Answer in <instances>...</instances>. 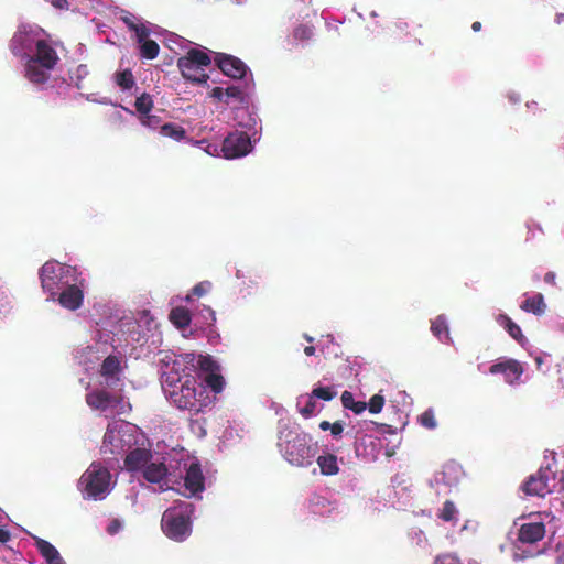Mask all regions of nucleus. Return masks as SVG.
Returning a JSON list of instances; mask_svg holds the SVG:
<instances>
[{"instance_id": "obj_1", "label": "nucleus", "mask_w": 564, "mask_h": 564, "mask_svg": "<svg viewBox=\"0 0 564 564\" xmlns=\"http://www.w3.org/2000/svg\"><path fill=\"white\" fill-rule=\"evenodd\" d=\"M163 389L172 404L191 415L204 413L213 403L206 387L191 375L176 379L174 376H167Z\"/></svg>"}, {"instance_id": "obj_2", "label": "nucleus", "mask_w": 564, "mask_h": 564, "mask_svg": "<svg viewBox=\"0 0 564 564\" xmlns=\"http://www.w3.org/2000/svg\"><path fill=\"white\" fill-rule=\"evenodd\" d=\"M193 512V503L175 500L174 505L167 508L162 516L161 528L164 534L177 542L186 540L192 532Z\"/></svg>"}, {"instance_id": "obj_3", "label": "nucleus", "mask_w": 564, "mask_h": 564, "mask_svg": "<svg viewBox=\"0 0 564 564\" xmlns=\"http://www.w3.org/2000/svg\"><path fill=\"white\" fill-rule=\"evenodd\" d=\"M283 457L293 466L307 467L312 465L317 447L312 437L305 432L288 431L285 441L280 444Z\"/></svg>"}, {"instance_id": "obj_4", "label": "nucleus", "mask_w": 564, "mask_h": 564, "mask_svg": "<svg viewBox=\"0 0 564 564\" xmlns=\"http://www.w3.org/2000/svg\"><path fill=\"white\" fill-rule=\"evenodd\" d=\"M57 59L56 52L48 44L44 41H37L35 54L28 58L25 76L34 84L44 83Z\"/></svg>"}, {"instance_id": "obj_5", "label": "nucleus", "mask_w": 564, "mask_h": 564, "mask_svg": "<svg viewBox=\"0 0 564 564\" xmlns=\"http://www.w3.org/2000/svg\"><path fill=\"white\" fill-rule=\"evenodd\" d=\"M110 479L111 475L107 468L91 464L79 479L85 498H102L109 491Z\"/></svg>"}, {"instance_id": "obj_6", "label": "nucleus", "mask_w": 564, "mask_h": 564, "mask_svg": "<svg viewBox=\"0 0 564 564\" xmlns=\"http://www.w3.org/2000/svg\"><path fill=\"white\" fill-rule=\"evenodd\" d=\"M556 486V473L550 465L541 467L530 475L522 484L521 489L527 496L544 498L553 492Z\"/></svg>"}, {"instance_id": "obj_7", "label": "nucleus", "mask_w": 564, "mask_h": 564, "mask_svg": "<svg viewBox=\"0 0 564 564\" xmlns=\"http://www.w3.org/2000/svg\"><path fill=\"white\" fill-rule=\"evenodd\" d=\"M209 64V56L199 50H191L177 61L183 77L197 83L206 80V75L202 72L200 66Z\"/></svg>"}, {"instance_id": "obj_8", "label": "nucleus", "mask_w": 564, "mask_h": 564, "mask_svg": "<svg viewBox=\"0 0 564 564\" xmlns=\"http://www.w3.org/2000/svg\"><path fill=\"white\" fill-rule=\"evenodd\" d=\"M73 270V268L58 262H46L41 269L42 288L54 296L61 285L68 283V281H64V279L67 278Z\"/></svg>"}, {"instance_id": "obj_9", "label": "nucleus", "mask_w": 564, "mask_h": 564, "mask_svg": "<svg viewBox=\"0 0 564 564\" xmlns=\"http://www.w3.org/2000/svg\"><path fill=\"white\" fill-rule=\"evenodd\" d=\"M529 521L520 525L518 531V540L521 543L534 544L541 541L546 533L545 524L541 520V514H530Z\"/></svg>"}, {"instance_id": "obj_10", "label": "nucleus", "mask_w": 564, "mask_h": 564, "mask_svg": "<svg viewBox=\"0 0 564 564\" xmlns=\"http://www.w3.org/2000/svg\"><path fill=\"white\" fill-rule=\"evenodd\" d=\"M221 151L226 159L245 156L251 151V142L246 132L230 133L223 142Z\"/></svg>"}, {"instance_id": "obj_11", "label": "nucleus", "mask_w": 564, "mask_h": 564, "mask_svg": "<svg viewBox=\"0 0 564 564\" xmlns=\"http://www.w3.org/2000/svg\"><path fill=\"white\" fill-rule=\"evenodd\" d=\"M143 478L151 484H156L161 491L172 487L169 485V469L163 460H150L142 471Z\"/></svg>"}, {"instance_id": "obj_12", "label": "nucleus", "mask_w": 564, "mask_h": 564, "mask_svg": "<svg viewBox=\"0 0 564 564\" xmlns=\"http://www.w3.org/2000/svg\"><path fill=\"white\" fill-rule=\"evenodd\" d=\"M489 372L492 375L501 373L505 376L506 382L513 384L519 381L523 373V367L516 359H508L494 364L489 368Z\"/></svg>"}, {"instance_id": "obj_13", "label": "nucleus", "mask_w": 564, "mask_h": 564, "mask_svg": "<svg viewBox=\"0 0 564 564\" xmlns=\"http://www.w3.org/2000/svg\"><path fill=\"white\" fill-rule=\"evenodd\" d=\"M184 487L188 491V497L205 490V476L199 463H192L186 469Z\"/></svg>"}, {"instance_id": "obj_14", "label": "nucleus", "mask_w": 564, "mask_h": 564, "mask_svg": "<svg viewBox=\"0 0 564 564\" xmlns=\"http://www.w3.org/2000/svg\"><path fill=\"white\" fill-rule=\"evenodd\" d=\"M152 458L153 454L150 449L137 447L126 455L124 468L130 473H142Z\"/></svg>"}, {"instance_id": "obj_15", "label": "nucleus", "mask_w": 564, "mask_h": 564, "mask_svg": "<svg viewBox=\"0 0 564 564\" xmlns=\"http://www.w3.org/2000/svg\"><path fill=\"white\" fill-rule=\"evenodd\" d=\"M216 61L219 68L227 76L232 78H241L246 73V65L234 56L218 54Z\"/></svg>"}, {"instance_id": "obj_16", "label": "nucleus", "mask_w": 564, "mask_h": 564, "mask_svg": "<svg viewBox=\"0 0 564 564\" xmlns=\"http://www.w3.org/2000/svg\"><path fill=\"white\" fill-rule=\"evenodd\" d=\"M124 451L123 438L119 431L107 429L101 445L104 454L118 455Z\"/></svg>"}, {"instance_id": "obj_17", "label": "nucleus", "mask_w": 564, "mask_h": 564, "mask_svg": "<svg viewBox=\"0 0 564 564\" xmlns=\"http://www.w3.org/2000/svg\"><path fill=\"white\" fill-rule=\"evenodd\" d=\"M112 401V395L106 390H95L86 394V403L94 410L106 411Z\"/></svg>"}, {"instance_id": "obj_18", "label": "nucleus", "mask_w": 564, "mask_h": 564, "mask_svg": "<svg viewBox=\"0 0 564 564\" xmlns=\"http://www.w3.org/2000/svg\"><path fill=\"white\" fill-rule=\"evenodd\" d=\"M58 301L62 306L76 310L82 305L83 292L76 285H68L67 289L61 293Z\"/></svg>"}, {"instance_id": "obj_19", "label": "nucleus", "mask_w": 564, "mask_h": 564, "mask_svg": "<svg viewBox=\"0 0 564 564\" xmlns=\"http://www.w3.org/2000/svg\"><path fill=\"white\" fill-rule=\"evenodd\" d=\"M462 475H463L462 467L454 462H449L443 466V469L441 473V481L444 485L452 487V486L458 484Z\"/></svg>"}, {"instance_id": "obj_20", "label": "nucleus", "mask_w": 564, "mask_h": 564, "mask_svg": "<svg viewBox=\"0 0 564 564\" xmlns=\"http://www.w3.org/2000/svg\"><path fill=\"white\" fill-rule=\"evenodd\" d=\"M321 473L325 476H334L339 471L337 456L334 454L321 455L316 459Z\"/></svg>"}, {"instance_id": "obj_21", "label": "nucleus", "mask_w": 564, "mask_h": 564, "mask_svg": "<svg viewBox=\"0 0 564 564\" xmlns=\"http://www.w3.org/2000/svg\"><path fill=\"white\" fill-rule=\"evenodd\" d=\"M120 360L116 356H108L101 364L100 375L106 378H112L120 372Z\"/></svg>"}, {"instance_id": "obj_22", "label": "nucleus", "mask_w": 564, "mask_h": 564, "mask_svg": "<svg viewBox=\"0 0 564 564\" xmlns=\"http://www.w3.org/2000/svg\"><path fill=\"white\" fill-rule=\"evenodd\" d=\"M340 399L343 406L352 411L355 414H360L367 409V403L364 401H355L352 393L349 391H344Z\"/></svg>"}, {"instance_id": "obj_23", "label": "nucleus", "mask_w": 564, "mask_h": 564, "mask_svg": "<svg viewBox=\"0 0 564 564\" xmlns=\"http://www.w3.org/2000/svg\"><path fill=\"white\" fill-rule=\"evenodd\" d=\"M204 382H205L204 387H206V389L210 388L212 391H214L215 393L221 392L225 387L224 377L221 375L215 373V372H210V373L206 375Z\"/></svg>"}, {"instance_id": "obj_24", "label": "nucleus", "mask_w": 564, "mask_h": 564, "mask_svg": "<svg viewBox=\"0 0 564 564\" xmlns=\"http://www.w3.org/2000/svg\"><path fill=\"white\" fill-rule=\"evenodd\" d=\"M521 307L534 315H541L544 313L545 304L543 303V299L541 295H538L535 299L525 300Z\"/></svg>"}, {"instance_id": "obj_25", "label": "nucleus", "mask_w": 564, "mask_h": 564, "mask_svg": "<svg viewBox=\"0 0 564 564\" xmlns=\"http://www.w3.org/2000/svg\"><path fill=\"white\" fill-rule=\"evenodd\" d=\"M457 509L453 501L446 500L443 505V508L438 512V518L445 522H451L456 520Z\"/></svg>"}, {"instance_id": "obj_26", "label": "nucleus", "mask_w": 564, "mask_h": 564, "mask_svg": "<svg viewBox=\"0 0 564 564\" xmlns=\"http://www.w3.org/2000/svg\"><path fill=\"white\" fill-rule=\"evenodd\" d=\"M337 395L334 387H315L312 390V398L330 401Z\"/></svg>"}, {"instance_id": "obj_27", "label": "nucleus", "mask_w": 564, "mask_h": 564, "mask_svg": "<svg viewBox=\"0 0 564 564\" xmlns=\"http://www.w3.org/2000/svg\"><path fill=\"white\" fill-rule=\"evenodd\" d=\"M35 545L45 561L50 560L54 554L58 552L53 544L43 539H37Z\"/></svg>"}, {"instance_id": "obj_28", "label": "nucleus", "mask_w": 564, "mask_h": 564, "mask_svg": "<svg viewBox=\"0 0 564 564\" xmlns=\"http://www.w3.org/2000/svg\"><path fill=\"white\" fill-rule=\"evenodd\" d=\"M314 399L315 398H312L311 393L305 400V404L303 406H300L301 401H297L299 412L303 417L308 419L315 414L317 404Z\"/></svg>"}, {"instance_id": "obj_29", "label": "nucleus", "mask_w": 564, "mask_h": 564, "mask_svg": "<svg viewBox=\"0 0 564 564\" xmlns=\"http://www.w3.org/2000/svg\"><path fill=\"white\" fill-rule=\"evenodd\" d=\"M431 330L440 339H448V327L445 319H435L432 322Z\"/></svg>"}, {"instance_id": "obj_30", "label": "nucleus", "mask_w": 564, "mask_h": 564, "mask_svg": "<svg viewBox=\"0 0 564 564\" xmlns=\"http://www.w3.org/2000/svg\"><path fill=\"white\" fill-rule=\"evenodd\" d=\"M419 422L423 427L429 429V430H433L437 426L435 414L432 409L425 410L419 416Z\"/></svg>"}, {"instance_id": "obj_31", "label": "nucleus", "mask_w": 564, "mask_h": 564, "mask_svg": "<svg viewBox=\"0 0 564 564\" xmlns=\"http://www.w3.org/2000/svg\"><path fill=\"white\" fill-rule=\"evenodd\" d=\"M141 44V53L147 58H154L159 53V45L153 40L144 41Z\"/></svg>"}, {"instance_id": "obj_32", "label": "nucleus", "mask_w": 564, "mask_h": 564, "mask_svg": "<svg viewBox=\"0 0 564 564\" xmlns=\"http://www.w3.org/2000/svg\"><path fill=\"white\" fill-rule=\"evenodd\" d=\"M384 405V397L381 394H375L370 398L367 408L370 413L377 414L380 413Z\"/></svg>"}, {"instance_id": "obj_33", "label": "nucleus", "mask_w": 564, "mask_h": 564, "mask_svg": "<svg viewBox=\"0 0 564 564\" xmlns=\"http://www.w3.org/2000/svg\"><path fill=\"white\" fill-rule=\"evenodd\" d=\"M135 107L141 115H148L152 108V100L150 96L142 95L139 98H137Z\"/></svg>"}, {"instance_id": "obj_34", "label": "nucleus", "mask_w": 564, "mask_h": 564, "mask_svg": "<svg viewBox=\"0 0 564 564\" xmlns=\"http://www.w3.org/2000/svg\"><path fill=\"white\" fill-rule=\"evenodd\" d=\"M505 321L507 322L506 327L510 336L513 337L518 343L523 344L524 337L521 333L520 327L516 323H513L512 319Z\"/></svg>"}, {"instance_id": "obj_35", "label": "nucleus", "mask_w": 564, "mask_h": 564, "mask_svg": "<svg viewBox=\"0 0 564 564\" xmlns=\"http://www.w3.org/2000/svg\"><path fill=\"white\" fill-rule=\"evenodd\" d=\"M117 83L124 89H129L133 86L134 80L130 70H124L117 76Z\"/></svg>"}, {"instance_id": "obj_36", "label": "nucleus", "mask_w": 564, "mask_h": 564, "mask_svg": "<svg viewBox=\"0 0 564 564\" xmlns=\"http://www.w3.org/2000/svg\"><path fill=\"white\" fill-rule=\"evenodd\" d=\"M162 132H163V134L174 138V139H180L184 134V130L177 129L176 127H174L172 124L162 126Z\"/></svg>"}, {"instance_id": "obj_37", "label": "nucleus", "mask_w": 564, "mask_h": 564, "mask_svg": "<svg viewBox=\"0 0 564 564\" xmlns=\"http://www.w3.org/2000/svg\"><path fill=\"white\" fill-rule=\"evenodd\" d=\"M131 30L135 32L139 43L148 41L149 30L144 25L131 24Z\"/></svg>"}, {"instance_id": "obj_38", "label": "nucleus", "mask_w": 564, "mask_h": 564, "mask_svg": "<svg viewBox=\"0 0 564 564\" xmlns=\"http://www.w3.org/2000/svg\"><path fill=\"white\" fill-rule=\"evenodd\" d=\"M433 564H462L459 558L451 555V554H443L435 558Z\"/></svg>"}, {"instance_id": "obj_39", "label": "nucleus", "mask_w": 564, "mask_h": 564, "mask_svg": "<svg viewBox=\"0 0 564 564\" xmlns=\"http://www.w3.org/2000/svg\"><path fill=\"white\" fill-rule=\"evenodd\" d=\"M210 289L209 282H202L193 289V294L197 296L204 295Z\"/></svg>"}, {"instance_id": "obj_40", "label": "nucleus", "mask_w": 564, "mask_h": 564, "mask_svg": "<svg viewBox=\"0 0 564 564\" xmlns=\"http://www.w3.org/2000/svg\"><path fill=\"white\" fill-rule=\"evenodd\" d=\"M294 36L300 40L308 39L311 36V30L306 26H299L294 31Z\"/></svg>"}, {"instance_id": "obj_41", "label": "nucleus", "mask_w": 564, "mask_h": 564, "mask_svg": "<svg viewBox=\"0 0 564 564\" xmlns=\"http://www.w3.org/2000/svg\"><path fill=\"white\" fill-rule=\"evenodd\" d=\"M330 433L334 437H340L343 431H344V425L340 421H336L332 424L330 426Z\"/></svg>"}, {"instance_id": "obj_42", "label": "nucleus", "mask_w": 564, "mask_h": 564, "mask_svg": "<svg viewBox=\"0 0 564 564\" xmlns=\"http://www.w3.org/2000/svg\"><path fill=\"white\" fill-rule=\"evenodd\" d=\"M169 317H173V318H176V317H189V313H188V311L186 308L176 307V308H173L171 311Z\"/></svg>"}, {"instance_id": "obj_43", "label": "nucleus", "mask_w": 564, "mask_h": 564, "mask_svg": "<svg viewBox=\"0 0 564 564\" xmlns=\"http://www.w3.org/2000/svg\"><path fill=\"white\" fill-rule=\"evenodd\" d=\"M171 321L173 322V324L175 325V327L177 329L184 330L189 326L192 319H171Z\"/></svg>"}, {"instance_id": "obj_44", "label": "nucleus", "mask_w": 564, "mask_h": 564, "mask_svg": "<svg viewBox=\"0 0 564 564\" xmlns=\"http://www.w3.org/2000/svg\"><path fill=\"white\" fill-rule=\"evenodd\" d=\"M47 564H65L63 557L61 556L59 552L54 554L50 560L46 561Z\"/></svg>"}, {"instance_id": "obj_45", "label": "nucleus", "mask_w": 564, "mask_h": 564, "mask_svg": "<svg viewBox=\"0 0 564 564\" xmlns=\"http://www.w3.org/2000/svg\"><path fill=\"white\" fill-rule=\"evenodd\" d=\"M10 540V533L9 531L4 529H0V542L6 543Z\"/></svg>"}, {"instance_id": "obj_46", "label": "nucleus", "mask_w": 564, "mask_h": 564, "mask_svg": "<svg viewBox=\"0 0 564 564\" xmlns=\"http://www.w3.org/2000/svg\"><path fill=\"white\" fill-rule=\"evenodd\" d=\"M226 94H227V96H230V97H237V96H239L240 91L236 87H229L226 89Z\"/></svg>"}, {"instance_id": "obj_47", "label": "nucleus", "mask_w": 564, "mask_h": 564, "mask_svg": "<svg viewBox=\"0 0 564 564\" xmlns=\"http://www.w3.org/2000/svg\"><path fill=\"white\" fill-rule=\"evenodd\" d=\"M332 424H333V423H330V422H328V421H322V422L319 423V429H321L322 431H328V430H330Z\"/></svg>"}, {"instance_id": "obj_48", "label": "nucleus", "mask_w": 564, "mask_h": 564, "mask_svg": "<svg viewBox=\"0 0 564 564\" xmlns=\"http://www.w3.org/2000/svg\"><path fill=\"white\" fill-rule=\"evenodd\" d=\"M26 40V35L23 34H17L13 39L14 42H19L22 45H24V41Z\"/></svg>"}, {"instance_id": "obj_49", "label": "nucleus", "mask_w": 564, "mask_h": 564, "mask_svg": "<svg viewBox=\"0 0 564 564\" xmlns=\"http://www.w3.org/2000/svg\"><path fill=\"white\" fill-rule=\"evenodd\" d=\"M304 354H305L306 356H312V355H314V354H315V347H314V346H306V347L304 348Z\"/></svg>"}, {"instance_id": "obj_50", "label": "nucleus", "mask_w": 564, "mask_h": 564, "mask_svg": "<svg viewBox=\"0 0 564 564\" xmlns=\"http://www.w3.org/2000/svg\"><path fill=\"white\" fill-rule=\"evenodd\" d=\"M66 3V0H55L53 4L57 8H64V4Z\"/></svg>"}, {"instance_id": "obj_51", "label": "nucleus", "mask_w": 564, "mask_h": 564, "mask_svg": "<svg viewBox=\"0 0 564 564\" xmlns=\"http://www.w3.org/2000/svg\"><path fill=\"white\" fill-rule=\"evenodd\" d=\"M480 28H481L480 22H474V23H473V25H471V29H473L475 32L479 31V30H480Z\"/></svg>"}, {"instance_id": "obj_52", "label": "nucleus", "mask_w": 564, "mask_h": 564, "mask_svg": "<svg viewBox=\"0 0 564 564\" xmlns=\"http://www.w3.org/2000/svg\"><path fill=\"white\" fill-rule=\"evenodd\" d=\"M554 278H555L554 273H551V272L546 273L545 281L546 282H552L554 280Z\"/></svg>"}, {"instance_id": "obj_53", "label": "nucleus", "mask_w": 564, "mask_h": 564, "mask_svg": "<svg viewBox=\"0 0 564 564\" xmlns=\"http://www.w3.org/2000/svg\"><path fill=\"white\" fill-rule=\"evenodd\" d=\"M123 21H124V23H126L130 29H131V24H134V23L131 21V19H129V18H124V19H123Z\"/></svg>"}, {"instance_id": "obj_54", "label": "nucleus", "mask_w": 564, "mask_h": 564, "mask_svg": "<svg viewBox=\"0 0 564 564\" xmlns=\"http://www.w3.org/2000/svg\"><path fill=\"white\" fill-rule=\"evenodd\" d=\"M221 94V88L220 87H217L214 89V95L215 96H219Z\"/></svg>"}, {"instance_id": "obj_55", "label": "nucleus", "mask_w": 564, "mask_h": 564, "mask_svg": "<svg viewBox=\"0 0 564 564\" xmlns=\"http://www.w3.org/2000/svg\"><path fill=\"white\" fill-rule=\"evenodd\" d=\"M561 490L564 491V475L560 479Z\"/></svg>"}, {"instance_id": "obj_56", "label": "nucleus", "mask_w": 564, "mask_h": 564, "mask_svg": "<svg viewBox=\"0 0 564 564\" xmlns=\"http://www.w3.org/2000/svg\"><path fill=\"white\" fill-rule=\"evenodd\" d=\"M304 337H305V339H306L307 341H310V343H312V341L314 340V339H313V337H311V336H308V335H305Z\"/></svg>"}, {"instance_id": "obj_57", "label": "nucleus", "mask_w": 564, "mask_h": 564, "mask_svg": "<svg viewBox=\"0 0 564 564\" xmlns=\"http://www.w3.org/2000/svg\"><path fill=\"white\" fill-rule=\"evenodd\" d=\"M150 117L147 118V120H143V124H149L150 123Z\"/></svg>"}]
</instances>
